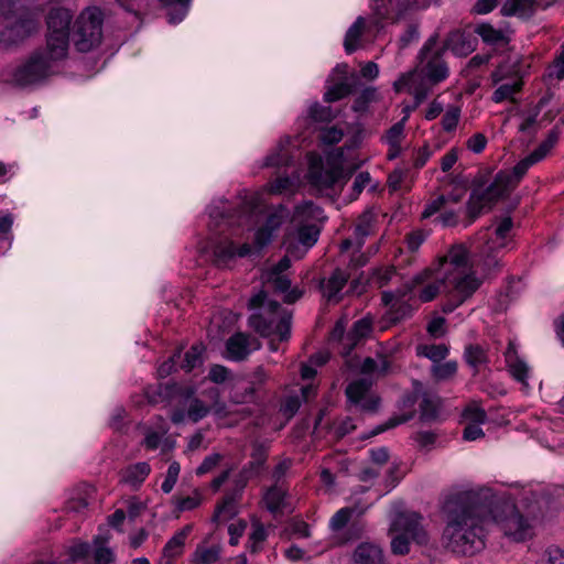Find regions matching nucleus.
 <instances>
[{
  "label": "nucleus",
  "mask_w": 564,
  "mask_h": 564,
  "mask_svg": "<svg viewBox=\"0 0 564 564\" xmlns=\"http://www.w3.org/2000/svg\"><path fill=\"white\" fill-rule=\"evenodd\" d=\"M444 546L453 553L474 555L485 547L486 528L494 516L490 489L465 490L449 495L444 505Z\"/></svg>",
  "instance_id": "obj_1"
},
{
  "label": "nucleus",
  "mask_w": 564,
  "mask_h": 564,
  "mask_svg": "<svg viewBox=\"0 0 564 564\" xmlns=\"http://www.w3.org/2000/svg\"><path fill=\"white\" fill-rule=\"evenodd\" d=\"M440 275H443V284L456 303L449 308L454 311L480 288L481 280L476 276L469 262L468 251L465 246H453L440 260Z\"/></svg>",
  "instance_id": "obj_2"
},
{
  "label": "nucleus",
  "mask_w": 564,
  "mask_h": 564,
  "mask_svg": "<svg viewBox=\"0 0 564 564\" xmlns=\"http://www.w3.org/2000/svg\"><path fill=\"white\" fill-rule=\"evenodd\" d=\"M534 164L536 161L529 154L516 164L512 173L500 172L488 186L473 188L467 203L471 220H475L485 208L490 209L500 198L508 195Z\"/></svg>",
  "instance_id": "obj_3"
},
{
  "label": "nucleus",
  "mask_w": 564,
  "mask_h": 564,
  "mask_svg": "<svg viewBox=\"0 0 564 564\" xmlns=\"http://www.w3.org/2000/svg\"><path fill=\"white\" fill-rule=\"evenodd\" d=\"M289 217V210L279 205L267 210L263 221L257 227L253 236V246L243 243L239 248L231 240H220L214 249L215 258L218 265H225L235 257H246L252 251V248L261 250L268 246L281 225Z\"/></svg>",
  "instance_id": "obj_4"
},
{
  "label": "nucleus",
  "mask_w": 564,
  "mask_h": 564,
  "mask_svg": "<svg viewBox=\"0 0 564 564\" xmlns=\"http://www.w3.org/2000/svg\"><path fill=\"white\" fill-rule=\"evenodd\" d=\"M265 300L263 292L250 299L249 306L259 308V312L249 317L250 327L262 337L276 336L280 341L288 340L291 336L292 314L278 302Z\"/></svg>",
  "instance_id": "obj_5"
},
{
  "label": "nucleus",
  "mask_w": 564,
  "mask_h": 564,
  "mask_svg": "<svg viewBox=\"0 0 564 564\" xmlns=\"http://www.w3.org/2000/svg\"><path fill=\"white\" fill-rule=\"evenodd\" d=\"M0 44L12 47L39 31L37 20L25 9L14 8L10 0H0Z\"/></svg>",
  "instance_id": "obj_6"
},
{
  "label": "nucleus",
  "mask_w": 564,
  "mask_h": 564,
  "mask_svg": "<svg viewBox=\"0 0 564 564\" xmlns=\"http://www.w3.org/2000/svg\"><path fill=\"white\" fill-rule=\"evenodd\" d=\"M423 518L413 511L397 513L391 522V551L395 555H404L410 551V541L426 544L429 535L422 523Z\"/></svg>",
  "instance_id": "obj_7"
},
{
  "label": "nucleus",
  "mask_w": 564,
  "mask_h": 564,
  "mask_svg": "<svg viewBox=\"0 0 564 564\" xmlns=\"http://www.w3.org/2000/svg\"><path fill=\"white\" fill-rule=\"evenodd\" d=\"M51 53L45 48L33 52L12 72V83L19 87H29L43 83L53 74L54 63Z\"/></svg>",
  "instance_id": "obj_8"
},
{
  "label": "nucleus",
  "mask_w": 564,
  "mask_h": 564,
  "mask_svg": "<svg viewBox=\"0 0 564 564\" xmlns=\"http://www.w3.org/2000/svg\"><path fill=\"white\" fill-rule=\"evenodd\" d=\"M72 39L77 51L87 53L96 48L102 39V17L98 8H87L76 19Z\"/></svg>",
  "instance_id": "obj_9"
},
{
  "label": "nucleus",
  "mask_w": 564,
  "mask_h": 564,
  "mask_svg": "<svg viewBox=\"0 0 564 564\" xmlns=\"http://www.w3.org/2000/svg\"><path fill=\"white\" fill-rule=\"evenodd\" d=\"M72 19L70 11L64 8L52 9L47 15L46 51L53 59H63L67 55Z\"/></svg>",
  "instance_id": "obj_10"
},
{
  "label": "nucleus",
  "mask_w": 564,
  "mask_h": 564,
  "mask_svg": "<svg viewBox=\"0 0 564 564\" xmlns=\"http://www.w3.org/2000/svg\"><path fill=\"white\" fill-rule=\"evenodd\" d=\"M437 39V34H435L425 42L417 56L419 65L414 68L419 70V77L431 84H437L448 75L447 66L442 58L443 50H435Z\"/></svg>",
  "instance_id": "obj_11"
},
{
  "label": "nucleus",
  "mask_w": 564,
  "mask_h": 564,
  "mask_svg": "<svg viewBox=\"0 0 564 564\" xmlns=\"http://www.w3.org/2000/svg\"><path fill=\"white\" fill-rule=\"evenodd\" d=\"M499 501L494 495V516L491 522H496L501 527V530L507 536H510L516 542H522L533 535L531 523L524 519L516 507L511 503H505V517L498 514Z\"/></svg>",
  "instance_id": "obj_12"
},
{
  "label": "nucleus",
  "mask_w": 564,
  "mask_h": 564,
  "mask_svg": "<svg viewBox=\"0 0 564 564\" xmlns=\"http://www.w3.org/2000/svg\"><path fill=\"white\" fill-rule=\"evenodd\" d=\"M307 159V178L313 186L319 189L330 188L340 180L348 177L337 162L327 161L325 164L322 156L315 153H310Z\"/></svg>",
  "instance_id": "obj_13"
},
{
  "label": "nucleus",
  "mask_w": 564,
  "mask_h": 564,
  "mask_svg": "<svg viewBox=\"0 0 564 564\" xmlns=\"http://www.w3.org/2000/svg\"><path fill=\"white\" fill-rule=\"evenodd\" d=\"M372 382L361 378L350 382L346 388L348 401L364 412L373 413L378 410L380 399L371 393Z\"/></svg>",
  "instance_id": "obj_14"
},
{
  "label": "nucleus",
  "mask_w": 564,
  "mask_h": 564,
  "mask_svg": "<svg viewBox=\"0 0 564 564\" xmlns=\"http://www.w3.org/2000/svg\"><path fill=\"white\" fill-rule=\"evenodd\" d=\"M349 279L350 274L348 272L340 268L335 269L327 279L321 281L319 289L323 297L326 299L328 303H339L343 300L341 291Z\"/></svg>",
  "instance_id": "obj_15"
},
{
  "label": "nucleus",
  "mask_w": 564,
  "mask_h": 564,
  "mask_svg": "<svg viewBox=\"0 0 564 564\" xmlns=\"http://www.w3.org/2000/svg\"><path fill=\"white\" fill-rule=\"evenodd\" d=\"M505 359L512 378L520 382L525 390L529 389V366L519 357L517 346L512 340L509 341L505 351Z\"/></svg>",
  "instance_id": "obj_16"
},
{
  "label": "nucleus",
  "mask_w": 564,
  "mask_h": 564,
  "mask_svg": "<svg viewBox=\"0 0 564 564\" xmlns=\"http://www.w3.org/2000/svg\"><path fill=\"white\" fill-rule=\"evenodd\" d=\"M260 347L256 338L250 337L243 333L232 335L226 344L228 357L232 360H243L248 355Z\"/></svg>",
  "instance_id": "obj_17"
},
{
  "label": "nucleus",
  "mask_w": 564,
  "mask_h": 564,
  "mask_svg": "<svg viewBox=\"0 0 564 564\" xmlns=\"http://www.w3.org/2000/svg\"><path fill=\"white\" fill-rule=\"evenodd\" d=\"M393 87L397 93L408 88L414 95L416 104H421L427 96V88L425 87L424 79L419 77L417 69L401 74L394 82Z\"/></svg>",
  "instance_id": "obj_18"
},
{
  "label": "nucleus",
  "mask_w": 564,
  "mask_h": 564,
  "mask_svg": "<svg viewBox=\"0 0 564 564\" xmlns=\"http://www.w3.org/2000/svg\"><path fill=\"white\" fill-rule=\"evenodd\" d=\"M371 330L372 321L370 318L364 317L356 321L346 335L345 356L350 355L356 346L371 334Z\"/></svg>",
  "instance_id": "obj_19"
},
{
  "label": "nucleus",
  "mask_w": 564,
  "mask_h": 564,
  "mask_svg": "<svg viewBox=\"0 0 564 564\" xmlns=\"http://www.w3.org/2000/svg\"><path fill=\"white\" fill-rule=\"evenodd\" d=\"M512 226L513 223L511 217L507 216L498 223L490 236L488 232L480 234L478 236V240L482 242L490 241V245L497 248H505L508 246Z\"/></svg>",
  "instance_id": "obj_20"
},
{
  "label": "nucleus",
  "mask_w": 564,
  "mask_h": 564,
  "mask_svg": "<svg viewBox=\"0 0 564 564\" xmlns=\"http://www.w3.org/2000/svg\"><path fill=\"white\" fill-rule=\"evenodd\" d=\"M352 564H384L382 550L373 543H361L352 554Z\"/></svg>",
  "instance_id": "obj_21"
},
{
  "label": "nucleus",
  "mask_w": 564,
  "mask_h": 564,
  "mask_svg": "<svg viewBox=\"0 0 564 564\" xmlns=\"http://www.w3.org/2000/svg\"><path fill=\"white\" fill-rule=\"evenodd\" d=\"M372 18L370 25L376 29L382 28L383 20L388 19L395 9L402 10L403 0H372Z\"/></svg>",
  "instance_id": "obj_22"
},
{
  "label": "nucleus",
  "mask_w": 564,
  "mask_h": 564,
  "mask_svg": "<svg viewBox=\"0 0 564 564\" xmlns=\"http://www.w3.org/2000/svg\"><path fill=\"white\" fill-rule=\"evenodd\" d=\"M452 51L457 56H466L474 51L473 42L460 31H453L448 34L444 46L441 48Z\"/></svg>",
  "instance_id": "obj_23"
},
{
  "label": "nucleus",
  "mask_w": 564,
  "mask_h": 564,
  "mask_svg": "<svg viewBox=\"0 0 564 564\" xmlns=\"http://www.w3.org/2000/svg\"><path fill=\"white\" fill-rule=\"evenodd\" d=\"M151 467L148 463L141 462L128 466L121 474V481L138 488L149 476Z\"/></svg>",
  "instance_id": "obj_24"
},
{
  "label": "nucleus",
  "mask_w": 564,
  "mask_h": 564,
  "mask_svg": "<svg viewBox=\"0 0 564 564\" xmlns=\"http://www.w3.org/2000/svg\"><path fill=\"white\" fill-rule=\"evenodd\" d=\"M535 4L536 0H507L501 8V13L506 17L530 18Z\"/></svg>",
  "instance_id": "obj_25"
},
{
  "label": "nucleus",
  "mask_w": 564,
  "mask_h": 564,
  "mask_svg": "<svg viewBox=\"0 0 564 564\" xmlns=\"http://www.w3.org/2000/svg\"><path fill=\"white\" fill-rule=\"evenodd\" d=\"M265 380L267 373L264 369L262 367H258L251 375L250 386L245 389L243 393L236 391L231 397L232 401L235 403L251 402L253 400L257 386L263 384Z\"/></svg>",
  "instance_id": "obj_26"
},
{
  "label": "nucleus",
  "mask_w": 564,
  "mask_h": 564,
  "mask_svg": "<svg viewBox=\"0 0 564 564\" xmlns=\"http://www.w3.org/2000/svg\"><path fill=\"white\" fill-rule=\"evenodd\" d=\"M366 28V19L362 17H358L356 21L352 23V25L347 30L344 40V46L348 54H351L358 48L359 41Z\"/></svg>",
  "instance_id": "obj_27"
},
{
  "label": "nucleus",
  "mask_w": 564,
  "mask_h": 564,
  "mask_svg": "<svg viewBox=\"0 0 564 564\" xmlns=\"http://www.w3.org/2000/svg\"><path fill=\"white\" fill-rule=\"evenodd\" d=\"M441 409V398L437 394L425 392L420 402L421 419L433 421L438 416Z\"/></svg>",
  "instance_id": "obj_28"
},
{
  "label": "nucleus",
  "mask_w": 564,
  "mask_h": 564,
  "mask_svg": "<svg viewBox=\"0 0 564 564\" xmlns=\"http://www.w3.org/2000/svg\"><path fill=\"white\" fill-rule=\"evenodd\" d=\"M290 139L281 140L276 149L265 158V166H286L292 163V154L288 149Z\"/></svg>",
  "instance_id": "obj_29"
},
{
  "label": "nucleus",
  "mask_w": 564,
  "mask_h": 564,
  "mask_svg": "<svg viewBox=\"0 0 564 564\" xmlns=\"http://www.w3.org/2000/svg\"><path fill=\"white\" fill-rule=\"evenodd\" d=\"M192 531V525L187 524L182 530L176 532L165 544L163 554L165 557L172 558L183 552L185 540Z\"/></svg>",
  "instance_id": "obj_30"
},
{
  "label": "nucleus",
  "mask_w": 564,
  "mask_h": 564,
  "mask_svg": "<svg viewBox=\"0 0 564 564\" xmlns=\"http://www.w3.org/2000/svg\"><path fill=\"white\" fill-rule=\"evenodd\" d=\"M285 495L286 490L281 485L274 484L269 487L263 495L265 508L271 513H275L283 507Z\"/></svg>",
  "instance_id": "obj_31"
},
{
  "label": "nucleus",
  "mask_w": 564,
  "mask_h": 564,
  "mask_svg": "<svg viewBox=\"0 0 564 564\" xmlns=\"http://www.w3.org/2000/svg\"><path fill=\"white\" fill-rule=\"evenodd\" d=\"M442 282L443 276L433 283L426 284L420 290L419 297L422 302H430L434 300L441 291L446 292L451 299V303L445 305L444 312H451L449 308L456 303V301L453 299L447 288H445V285Z\"/></svg>",
  "instance_id": "obj_32"
},
{
  "label": "nucleus",
  "mask_w": 564,
  "mask_h": 564,
  "mask_svg": "<svg viewBox=\"0 0 564 564\" xmlns=\"http://www.w3.org/2000/svg\"><path fill=\"white\" fill-rule=\"evenodd\" d=\"M416 354L430 359L435 365L448 356L449 349L445 344H425L416 347Z\"/></svg>",
  "instance_id": "obj_33"
},
{
  "label": "nucleus",
  "mask_w": 564,
  "mask_h": 564,
  "mask_svg": "<svg viewBox=\"0 0 564 564\" xmlns=\"http://www.w3.org/2000/svg\"><path fill=\"white\" fill-rule=\"evenodd\" d=\"M221 545L214 544L210 546L199 544L194 552V562L196 564H214L220 558Z\"/></svg>",
  "instance_id": "obj_34"
},
{
  "label": "nucleus",
  "mask_w": 564,
  "mask_h": 564,
  "mask_svg": "<svg viewBox=\"0 0 564 564\" xmlns=\"http://www.w3.org/2000/svg\"><path fill=\"white\" fill-rule=\"evenodd\" d=\"M464 359L468 366L474 368L475 373L478 372V368L481 365L488 362V356L486 350L477 344H470L465 347Z\"/></svg>",
  "instance_id": "obj_35"
},
{
  "label": "nucleus",
  "mask_w": 564,
  "mask_h": 564,
  "mask_svg": "<svg viewBox=\"0 0 564 564\" xmlns=\"http://www.w3.org/2000/svg\"><path fill=\"white\" fill-rule=\"evenodd\" d=\"M558 139L560 130L558 128L554 127L549 131L546 138L539 144V147L530 153V155L536 161V163H539L547 156L551 150L558 142Z\"/></svg>",
  "instance_id": "obj_36"
},
{
  "label": "nucleus",
  "mask_w": 564,
  "mask_h": 564,
  "mask_svg": "<svg viewBox=\"0 0 564 564\" xmlns=\"http://www.w3.org/2000/svg\"><path fill=\"white\" fill-rule=\"evenodd\" d=\"M268 458V448L261 443L252 445L251 460L245 466L253 475L258 476Z\"/></svg>",
  "instance_id": "obj_37"
},
{
  "label": "nucleus",
  "mask_w": 564,
  "mask_h": 564,
  "mask_svg": "<svg viewBox=\"0 0 564 564\" xmlns=\"http://www.w3.org/2000/svg\"><path fill=\"white\" fill-rule=\"evenodd\" d=\"M458 365L455 360H448L445 362H438L435 365H432L431 367V375L432 378L440 382V381H447L453 379L457 373Z\"/></svg>",
  "instance_id": "obj_38"
},
{
  "label": "nucleus",
  "mask_w": 564,
  "mask_h": 564,
  "mask_svg": "<svg viewBox=\"0 0 564 564\" xmlns=\"http://www.w3.org/2000/svg\"><path fill=\"white\" fill-rule=\"evenodd\" d=\"M268 538L267 530L262 523L256 521L252 523V531L249 534L247 549L250 553L257 554L262 550V544Z\"/></svg>",
  "instance_id": "obj_39"
},
{
  "label": "nucleus",
  "mask_w": 564,
  "mask_h": 564,
  "mask_svg": "<svg viewBox=\"0 0 564 564\" xmlns=\"http://www.w3.org/2000/svg\"><path fill=\"white\" fill-rule=\"evenodd\" d=\"M323 210L313 202H304L296 206L292 220L295 223H303L308 219H319Z\"/></svg>",
  "instance_id": "obj_40"
},
{
  "label": "nucleus",
  "mask_w": 564,
  "mask_h": 564,
  "mask_svg": "<svg viewBox=\"0 0 564 564\" xmlns=\"http://www.w3.org/2000/svg\"><path fill=\"white\" fill-rule=\"evenodd\" d=\"M239 498L236 494H227L221 505L216 508L213 520L218 521L219 519H231L237 513V501Z\"/></svg>",
  "instance_id": "obj_41"
},
{
  "label": "nucleus",
  "mask_w": 564,
  "mask_h": 564,
  "mask_svg": "<svg viewBox=\"0 0 564 564\" xmlns=\"http://www.w3.org/2000/svg\"><path fill=\"white\" fill-rule=\"evenodd\" d=\"M373 223V215L370 212L362 213L355 226V235L357 238V249L360 250L364 245V239L371 232Z\"/></svg>",
  "instance_id": "obj_42"
},
{
  "label": "nucleus",
  "mask_w": 564,
  "mask_h": 564,
  "mask_svg": "<svg viewBox=\"0 0 564 564\" xmlns=\"http://www.w3.org/2000/svg\"><path fill=\"white\" fill-rule=\"evenodd\" d=\"M423 281H424L423 275H416L413 279V284H414L413 286L405 285L404 289H402V290L382 292V294H381L382 302L386 305H389L391 308L394 307L399 303V300L401 297H406V295L413 291V288L417 284L423 283Z\"/></svg>",
  "instance_id": "obj_43"
},
{
  "label": "nucleus",
  "mask_w": 564,
  "mask_h": 564,
  "mask_svg": "<svg viewBox=\"0 0 564 564\" xmlns=\"http://www.w3.org/2000/svg\"><path fill=\"white\" fill-rule=\"evenodd\" d=\"M89 551L90 546L88 543L76 542L68 547V558L65 562H37L34 564H70L78 560L85 558L89 554Z\"/></svg>",
  "instance_id": "obj_44"
},
{
  "label": "nucleus",
  "mask_w": 564,
  "mask_h": 564,
  "mask_svg": "<svg viewBox=\"0 0 564 564\" xmlns=\"http://www.w3.org/2000/svg\"><path fill=\"white\" fill-rule=\"evenodd\" d=\"M203 346L202 345H194L192 346L185 354L181 364V368L185 371L189 372L194 368L202 365V354H203Z\"/></svg>",
  "instance_id": "obj_45"
},
{
  "label": "nucleus",
  "mask_w": 564,
  "mask_h": 564,
  "mask_svg": "<svg viewBox=\"0 0 564 564\" xmlns=\"http://www.w3.org/2000/svg\"><path fill=\"white\" fill-rule=\"evenodd\" d=\"M355 89L354 84L344 80L332 86L324 95V100L327 102L337 101L348 95Z\"/></svg>",
  "instance_id": "obj_46"
},
{
  "label": "nucleus",
  "mask_w": 564,
  "mask_h": 564,
  "mask_svg": "<svg viewBox=\"0 0 564 564\" xmlns=\"http://www.w3.org/2000/svg\"><path fill=\"white\" fill-rule=\"evenodd\" d=\"M172 502L175 505V511L178 514L181 512L189 511V510L197 508L202 502V497H200V494L197 490H195L192 496H187V497L174 496L172 498Z\"/></svg>",
  "instance_id": "obj_47"
},
{
  "label": "nucleus",
  "mask_w": 564,
  "mask_h": 564,
  "mask_svg": "<svg viewBox=\"0 0 564 564\" xmlns=\"http://www.w3.org/2000/svg\"><path fill=\"white\" fill-rule=\"evenodd\" d=\"M521 80L516 79L510 83L501 84L492 94L495 102H501L506 99H511L514 94L521 89Z\"/></svg>",
  "instance_id": "obj_48"
},
{
  "label": "nucleus",
  "mask_w": 564,
  "mask_h": 564,
  "mask_svg": "<svg viewBox=\"0 0 564 564\" xmlns=\"http://www.w3.org/2000/svg\"><path fill=\"white\" fill-rule=\"evenodd\" d=\"M498 249L499 248L490 245V241L482 242V247L480 248V253L484 256L482 269L488 273L499 268V259L492 253Z\"/></svg>",
  "instance_id": "obj_49"
},
{
  "label": "nucleus",
  "mask_w": 564,
  "mask_h": 564,
  "mask_svg": "<svg viewBox=\"0 0 564 564\" xmlns=\"http://www.w3.org/2000/svg\"><path fill=\"white\" fill-rule=\"evenodd\" d=\"M209 217L212 219L210 226L215 229L220 228L223 224L231 225L234 223V215L228 214L226 206H214L209 210Z\"/></svg>",
  "instance_id": "obj_50"
},
{
  "label": "nucleus",
  "mask_w": 564,
  "mask_h": 564,
  "mask_svg": "<svg viewBox=\"0 0 564 564\" xmlns=\"http://www.w3.org/2000/svg\"><path fill=\"white\" fill-rule=\"evenodd\" d=\"M319 230L315 225H304L297 230L299 241L306 248H311L318 239Z\"/></svg>",
  "instance_id": "obj_51"
},
{
  "label": "nucleus",
  "mask_w": 564,
  "mask_h": 564,
  "mask_svg": "<svg viewBox=\"0 0 564 564\" xmlns=\"http://www.w3.org/2000/svg\"><path fill=\"white\" fill-rule=\"evenodd\" d=\"M355 509L354 508H341L339 509L330 519L329 521V528L334 531H340L344 529L347 523L349 522L351 516L354 514Z\"/></svg>",
  "instance_id": "obj_52"
},
{
  "label": "nucleus",
  "mask_w": 564,
  "mask_h": 564,
  "mask_svg": "<svg viewBox=\"0 0 564 564\" xmlns=\"http://www.w3.org/2000/svg\"><path fill=\"white\" fill-rule=\"evenodd\" d=\"M476 33L486 42L490 44H496L503 40V34L501 31L496 30L490 24H479L476 28Z\"/></svg>",
  "instance_id": "obj_53"
},
{
  "label": "nucleus",
  "mask_w": 564,
  "mask_h": 564,
  "mask_svg": "<svg viewBox=\"0 0 564 564\" xmlns=\"http://www.w3.org/2000/svg\"><path fill=\"white\" fill-rule=\"evenodd\" d=\"M160 420V425H159V429H160V433L158 432H154V431H148L147 434H145V437L143 440V445L148 448V449H156L160 445V442H161V437L167 433L169 429L164 422V420L162 417L159 419Z\"/></svg>",
  "instance_id": "obj_54"
},
{
  "label": "nucleus",
  "mask_w": 564,
  "mask_h": 564,
  "mask_svg": "<svg viewBox=\"0 0 564 564\" xmlns=\"http://www.w3.org/2000/svg\"><path fill=\"white\" fill-rule=\"evenodd\" d=\"M180 471H181V466L177 462H173L170 464L166 475H165V479L161 486L162 491L164 494H170L173 490V488L178 479Z\"/></svg>",
  "instance_id": "obj_55"
},
{
  "label": "nucleus",
  "mask_w": 564,
  "mask_h": 564,
  "mask_svg": "<svg viewBox=\"0 0 564 564\" xmlns=\"http://www.w3.org/2000/svg\"><path fill=\"white\" fill-rule=\"evenodd\" d=\"M460 117V109L456 106H451L445 111L442 118V127L446 132H451L456 129Z\"/></svg>",
  "instance_id": "obj_56"
},
{
  "label": "nucleus",
  "mask_w": 564,
  "mask_h": 564,
  "mask_svg": "<svg viewBox=\"0 0 564 564\" xmlns=\"http://www.w3.org/2000/svg\"><path fill=\"white\" fill-rule=\"evenodd\" d=\"M88 505L87 496L78 494L67 500L65 510L67 512L82 513L87 509Z\"/></svg>",
  "instance_id": "obj_57"
},
{
  "label": "nucleus",
  "mask_w": 564,
  "mask_h": 564,
  "mask_svg": "<svg viewBox=\"0 0 564 564\" xmlns=\"http://www.w3.org/2000/svg\"><path fill=\"white\" fill-rule=\"evenodd\" d=\"M209 413V408L205 405L200 400L194 399L187 411L188 417L193 422H198Z\"/></svg>",
  "instance_id": "obj_58"
},
{
  "label": "nucleus",
  "mask_w": 564,
  "mask_h": 564,
  "mask_svg": "<svg viewBox=\"0 0 564 564\" xmlns=\"http://www.w3.org/2000/svg\"><path fill=\"white\" fill-rule=\"evenodd\" d=\"M411 311V305L405 301V297H401L399 303L390 311L391 321L399 322L409 316Z\"/></svg>",
  "instance_id": "obj_59"
},
{
  "label": "nucleus",
  "mask_w": 564,
  "mask_h": 564,
  "mask_svg": "<svg viewBox=\"0 0 564 564\" xmlns=\"http://www.w3.org/2000/svg\"><path fill=\"white\" fill-rule=\"evenodd\" d=\"M246 528L247 522L245 520H238L228 527L230 545H237L239 543V539L243 535Z\"/></svg>",
  "instance_id": "obj_60"
},
{
  "label": "nucleus",
  "mask_w": 564,
  "mask_h": 564,
  "mask_svg": "<svg viewBox=\"0 0 564 564\" xmlns=\"http://www.w3.org/2000/svg\"><path fill=\"white\" fill-rule=\"evenodd\" d=\"M301 406V399L299 395H289L285 398L281 405V412L286 417H292Z\"/></svg>",
  "instance_id": "obj_61"
},
{
  "label": "nucleus",
  "mask_w": 564,
  "mask_h": 564,
  "mask_svg": "<svg viewBox=\"0 0 564 564\" xmlns=\"http://www.w3.org/2000/svg\"><path fill=\"white\" fill-rule=\"evenodd\" d=\"M293 181L290 177H278L269 184V192L271 194H283L292 189Z\"/></svg>",
  "instance_id": "obj_62"
},
{
  "label": "nucleus",
  "mask_w": 564,
  "mask_h": 564,
  "mask_svg": "<svg viewBox=\"0 0 564 564\" xmlns=\"http://www.w3.org/2000/svg\"><path fill=\"white\" fill-rule=\"evenodd\" d=\"M113 553L109 547H96L94 554L95 564H113Z\"/></svg>",
  "instance_id": "obj_63"
},
{
  "label": "nucleus",
  "mask_w": 564,
  "mask_h": 564,
  "mask_svg": "<svg viewBox=\"0 0 564 564\" xmlns=\"http://www.w3.org/2000/svg\"><path fill=\"white\" fill-rule=\"evenodd\" d=\"M546 564H564V550L558 546H550L545 551Z\"/></svg>",
  "instance_id": "obj_64"
}]
</instances>
